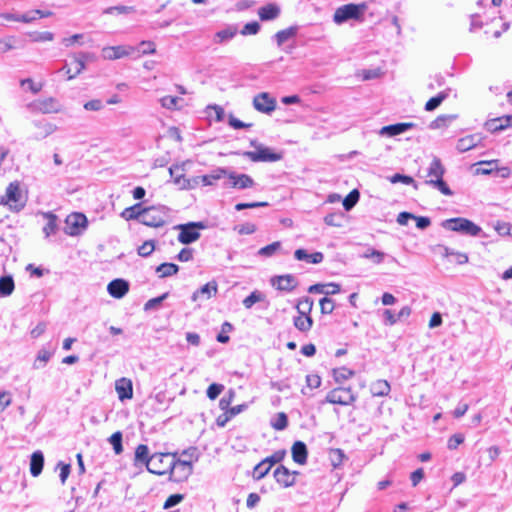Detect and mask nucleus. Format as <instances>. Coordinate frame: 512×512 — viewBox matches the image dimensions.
Returning a JSON list of instances; mask_svg holds the SVG:
<instances>
[{"label": "nucleus", "instance_id": "2", "mask_svg": "<svg viewBox=\"0 0 512 512\" xmlns=\"http://www.w3.org/2000/svg\"><path fill=\"white\" fill-rule=\"evenodd\" d=\"M170 209L164 205L150 206L142 209L140 222L149 227H161L169 217Z\"/></svg>", "mask_w": 512, "mask_h": 512}, {"label": "nucleus", "instance_id": "31", "mask_svg": "<svg viewBox=\"0 0 512 512\" xmlns=\"http://www.w3.org/2000/svg\"><path fill=\"white\" fill-rule=\"evenodd\" d=\"M391 390L390 384L386 380H377L371 384L370 391L375 397L387 396Z\"/></svg>", "mask_w": 512, "mask_h": 512}, {"label": "nucleus", "instance_id": "13", "mask_svg": "<svg viewBox=\"0 0 512 512\" xmlns=\"http://www.w3.org/2000/svg\"><path fill=\"white\" fill-rule=\"evenodd\" d=\"M65 233L70 236L79 235L86 228L87 218L82 213H72L67 216Z\"/></svg>", "mask_w": 512, "mask_h": 512}, {"label": "nucleus", "instance_id": "38", "mask_svg": "<svg viewBox=\"0 0 512 512\" xmlns=\"http://www.w3.org/2000/svg\"><path fill=\"white\" fill-rule=\"evenodd\" d=\"M14 290V280L11 276H2L0 278V294L9 296Z\"/></svg>", "mask_w": 512, "mask_h": 512}, {"label": "nucleus", "instance_id": "28", "mask_svg": "<svg viewBox=\"0 0 512 512\" xmlns=\"http://www.w3.org/2000/svg\"><path fill=\"white\" fill-rule=\"evenodd\" d=\"M44 466V455L41 451H35L30 459V473L32 476L37 477L41 474Z\"/></svg>", "mask_w": 512, "mask_h": 512}, {"label": "nucleus", "instance_id": "48", "mask_svg": "<svg viewBox=\"0 0 512 512\" xmlns=\"http://www.w3.org/2000/svg\"><path fill=\"white\" fill-rule=\"evenodd\" d=\"M455 118H456L455 115H440L434 121L431 122L430 127L432 129H439V128L446 127Z\"/></svg>", "mask_w": 512, "mask_h": 512}, {"label": "nucleus", "instance_id": "40", "mask_svg": "<svg viewBox=\"0 0 512 512\" xmlns=\"http://www.w3.org/2000/svg\"><path fill=\"white\" fill-rule=\"evenodd\" d=\"M354 375V371L346 367H340L333 370V378L335 382L342 383Z\"/></svg>", "mask_w": 512, "mask_h": 512}, {"label": "nucleus", "instance_id": "50", "mask_svg": "<svg viewBox=\"0 0 512 512\" xmlns=\"http://www.w3.org/2000/svg\"><path fill=\"white\" fill-rule=\"evenodd\" d=\"M17 39L14 36H8L5 38H0V52L6 53L10 50L16 49Z\"/></svg>", "mask_w": 512, "mask_h": 512}, {"label": "nucleus", "instance_id": "20", "mask_svg": "<svg viewBox=\"0 0 512 512\" xmlns=\"http://www.w3.org/2000/svg\"><path fill=\"white\" fill-rule=\"evenodd\" d=\"M107 291L112 297L120 299L128 293L129 283L124 279H114L108 284Z\"/></svg>", "mask_w": 512, "mask_h": 512}, {"label": "nucleus", "instance_id": "1", "mask_svg": "<svg viewBox=\"0 0 512 512\" xmlns=\"http://www.w3.org/2000/svg\"><path fill=\"white\" fill-rule=\"evenodd\" d=\"M444 171L445 170L441 164L440 159L435 157L429 165L427 172V177L429 179L426 180L425 183L438 189L442 194L446 196H451L453 192L448 187V185L443 181Z\"/></svg>", "mask_w": 512, "mask_h": 512}, {"label": "nucleus", "instance_id": "51", "mask_svg": "<svg viewBox=\"0 0 512 512\" xmlns=\"http://www.w3.org/2000/svg\"><path fill=\"white\" fill-rule=\"evenodd\" d=\"M281 247V243L279 241L273 242L265 247H262L258 251V255L263 257H271L273 256Z\"/></svg>", "mask_w": 512, "mask_h": 512}, {"label": "nucleus", "instance_id": "11", "mask_svg": "<svg viewBox=\"0 0 512 512\" xmlns=\"http://www.w3.org/2000/svg\"><path fill=\"white\" fill-rule=\"evenodd\" d=\"M30 107L32 111L42 114H56L62 111L61 103L54 97L35 100Z\"/></svg>", "mask_w": 512, "mask_h": 512}, {"label": "nucleus", "instance_id": "56", "mask_svg": "<svg viewBox=\"0 0 512 512\" xmlns=\"http://www.w3.org/2000/svg\"><path fill=\"white\" fill-rule=\"evenodd\" d=\"M169 293L166 292L158 297H155V298H152L150 300H148L145 305H144V310L145 311H149V310H152V309H157L161 303L167 299Z\"/></svg>", "mask_w": 512, "mask_h": 512}, {"label": "nucleus", "instance_id": "12", "mask_svg": "<svg viewBox=\"0 0 512 512\" xmlns=\"http://www.w3.org/2000/svg\"><path fill=\"white\" fill-rule=\"evenodd\" d=\"M136 48L130 45L106 46L101 50V56L105 60H117L131 56Z\"/></svg>", "mask_w": 512, "mask_h": 512}, {"label": "nucleus", "instance_id": "43", "mask_svg": "<svg viewBox=\"0 0 512 512\" xmlns=\"http://www.w3.org/2000/svg\"><path fill=\"white\" fill-rule=\"evenodd\" d=\"M313 300L309 297H304L302 299H300L296 305V309L298 311L299 314H302V315H309L310 316V313L312 311V308H313Z\"/></svg>", "mask_w": 512, "mask_h": 512}, {"label": "nucleus", "instance_id": "61", "mask_svg": "<svg viewBox=\"0 0 512 512\" xmlns=\"http://www.w3.org/2000/svg\"><path fill=\"white\" fill-rule=\"evenodd\" d=\"M223 389L224 386L222 384L213 383L207 389V397L211 400H215Z\"/></svg>", "mask_w": 512, "mask_h": 512}, {"label": "nucleus", "instance_id": "35", "mask_svg": "<svg viewBox=\"0 0 512 512\" xmlns=\"http://www.w3.org/2000/svg\"><path fill=\"white\" fill-rule=\"evenodd\" d=\"M313 320L309 315H302L294 318V326L301 332H307L312 328Z\"/></svg>", "mask_w": 512, "mask_h": 512}, {"label": "nucleus", "instance_id": "8", "mask_svg": "<svg viewBox=\"0 0 512 512\" xmlns=\"http://www.w3.org/2000/svg\"><path fill=\"white\" fill-rule=\"evenodd\" d=\"M172 458L168 453L152 454V459L149 465H147V471L155 475L170 473Z\"/></svg>", "mask_w": 512, "mask_h": 512}, {"label": "nucleus", "instance_id": "45", "mask_svg": "<svg viewBox=\"0 0 512 512\" xmlns=\"http://www.w3.org/2000/svg\"><path fill=\"white\" fill-rule=\"evenodd\" d=\"M270 470L271 467L267 463H265L264 460H262L254 467L253 478L255 480H260L264 478L269 473Z\"/></svg>", "mask_w": 512, "mask_h": 512}, {"label": "nucleus", "instance_id": "59", "mask_svg": "<svg viewBox=\"0 0 512 512\" xmlns=\"http://www.w3.org/2000/svg\"><path fill=\"white\" fill-rule=\"evenodd\" d=\"M285 455V450H278L263 460L272 468L273 465L280 463L284 459Z\"/></svg>", "mask_w": 512, "mask_h": 512}, {"label": "nucleus", "instance_id": "44", "mask_svg": "<svg viewBox=\"0 0 512 512\" xmlns=\"http://www.w3.org/2000/svg\"><path fill=\"white\" fill-rule=\"evenodd\" d=\"M448 94L446 92H440L435 97L430 98L425 104L426 111H433L438 108L441 103L447 98Z\"/></svg>", "mask_w": 512, "mask_h": 512}, {"label": "nucleus", "instance_id": "41", "mask_svg": "<svg viewBox=\"0 0 512 512\" xmlns=\"http://www.w3.org/2000/svg\"><path fill=\"white\" fill-rule=\"evenodd\" d=\"M361 257L365 258V259H371L375 264H380L383 262V260L385 258V253L369 247L361 255Z\"/></svg>", "mask_w": 512, "mask_h": 512}, {"label": "nucleus", "instance_id": "23", "mask_svg": "<svg viewBox=\"0 0 512 512\" xmlns=\"http://www.w3.org/2000/svg\"><path fill=\"white\" fill-rule=\"evenodd\" d=\"M228 176V169L218 167L214 170H212L209 174L202 175L199 177L201 183L204 186H211L214 185L216 181L227 177Z\"/></svg>", "mask_w": 512, "mask_h": 512}, {"label": "nucleus", "instance_id": "4", "mask_svg": "<svg viewBox=\"0 0 512 512\" xmlns=\"http://www.w3.org/2000/svg\"><path fill=\"white\" fill-rule=\"evenodd\" d=\"M441 226L444 229L470 236H477L482 230L480 226L471 220L462 217L446 219L441 223Z\"/></svg>", "mask_w": 512, "mask_h": 512}, {"label": "nucleus", "instance_id": "33", "mask_svg": "<svg viewBox=\"0 0 512 512\" xmlns=\"http://www.w3.org/2000/svg\"><path fill=\"white\" fill-rule=\"evenodd\" d=\"M142 209L143 208H141V204L137 203L133 206L125 208L121 212L120 216L127 221H130V220H139L140 221L141 215H142Z\"/></svg>", "mask_w": 512, "mask_h": 512}, {"label": "nucleus", "instance_id": "26", "mask_svg": "<svg viewBox=\"0 0 512 512\" xmlns=\"http://www.w3.org/2000/svg\"><path fill=\"white\" fill-rule=\"evenodd\" d=\"M294 257L298 261H307L312 264H319L324 259V255L322 252H314L312 254H309L305 249H297L294 252Z\"/></svg>", "mask_w": 512, "mask_h": 512}, {"label": "nucleus", "instance_id": "47", "mask_svg": "<svg viewBox=\"0 0 512 512\" xmlns=\"http://www.w3.org/2000/svg\"><path fill=\"white\" fill-rule=\"evenodd\" d=\"M359 192L355 189L352 190L344 199H343V207L346 211H350L359 200Z\"/></svg>", "mask_w": 512, "mask_h": 512}, {"label": "nucleus", "instance_id": "57", "mask_svg": "<svg viewBox=\"0 0 512 512\" xmlns=\"http://www.w3.org/2000/svg\"><path fill=\"white\" fill-rule=\"evenodd\" d=\"M263 294L259 291H253L249 296L243 300L245 308L250 309L255 303L263 300Z\"/></svg>", "mask_w": 512, "mask_h": 512}, {"label": "nucleus", "instance_id": "5", "mask_svg": "<svg viewBox=\"0 0 512 512\" xmlns=\"http://www.w3.org/2000/svg\"><path fill=\"white\" fill-rule=\"evenodd\" d=\"M357 400V394L350 387L339 386L329 391L324 399L325 403L350 406Z\"/></svg>", "mask_w": 512, "mask_h": 512}, {"label": "nucleus", "instance_id": "55", "mask_svg": "<svg viewBox=\"0 0 512 512\" xmlns=\"http://www.w3.org/2000/svg\"><path fill=\"white\" fill-rule=\"evenodd\" d=\"M109 442L113 446L116 454H120L123 451L122 433L120 431L113 433L109 438Z\"/></svg>", "mask_w": 512, "mask_h": 512}, {"label": "nucleus", "instance_id": "58", "mask_svg": "<svg viewBox=\"0 0 512 512\" xmlns=\"http://www.w3.org/2000/svg\"><path fill=\"white\" fill-rule=\"evenodd\" d=\"M136 51L139 52L140 55L154 54L156 52V45L152 41H142L139 47L136 48Z\"/></svg>", "mask_w": 512, "mask_h": 512}, {"label": "nucleus", "instance_id": "62", "mask_svg": "<svg viewBox=\"0 0 512 512\" xmlns=\"http://www.w3.org/2000/svg\"><path fill=\"white\" fill-rule=\"evenodd\" d=\"M179 100L180 99L176 96H164L160 99V103L162 107L166 109H174L177 106Z\"/></svg>", "mask_w": 512, "mask_h": 512}, {"label": "nucleus", "instance_id": "52", "mask_svg": "<svg viewBox=\"0 0 512 512\" xmlns=\"http://www.w3.org/2000/svg\"><path fill=\"white\" fill-rule=\"evenodd\" d=\"M494 229L500 236L512 237V225L508 222L497 221L494 225Z\"/></svg>", "mask_w": 512, "mask_h": 512}, {"label": "nucleus", "instance_id": "49", "mask_svg": "<svg viewBox=\"0 0 512 512\" xmlns=\"http://www.w3.org/2000/svg\"><path fill=\"white\" fill-rule=\"evenodd\" d=\"M344 214L339 213H330L324 217V222L328 226L332 227H341L342 226V220H343Z\"/></svg>", "mask_w": 512, "mask_h": 512}, {"label": "nucleus", "instance_id": "9", "mask_svg": "<svg viewBox=\"0 0 512 512\" xmlns=\"http://www.w3.org/2000/svg\"><path fill=\"white\" fill-rule=\"evenodd\" d=\"M1 203L9 205L15 211H20L24 207V203L21 202V191L18 182H11L8 185L5 195L1 198Z\"/></svg>", "mask_w": 512, "mask_h": 512}, {"label": "nucleus", "instance_id": "32", "mask_svg": "<svg viewBox=\"0 0 512 512\" xmlns=\"http://www.w3.org/2000/svg\"><path fill=\"white\" fill-rule=\"evenodd\" d=\"M488 130L492 132L501 131L512 125V116L497 118L489 121L487 124Z\"/></svg>", "mask_w": 512, "mask_h": 512}, {"label": "nucleus", "instance_id": "25", "mask_svg": "<svg viewBox=\"0 0 512 512\" xmlns=\"http://www.w3.org/2000/svg\"><path fill=\"white\" fill-rule=\"evenodd\" d=\"M291 452L294 462L300 465L306 463L308 451L306 444L304 442L296 441L291 448Z\"/></svg>", "mask_w": 512, "mask_h": 512}, {"label": "nucleus", "instance_id": "64", "mask_svg": "<svg viewBox=\"0 0 512 512\" xmlns=\"http://www.w3.org/2000/svg\"><path fill=\"white\" fill-rule=\"evenodd\" d=\"M183 499H184V495H182V494H172L166 499L163 507H164V509L172 508V507L178 505L180 502H182Z\"/></svg>", "mask_w": 512, "mask_h": 512}, {"label": "nucleus", "instance_id": "15", "mask_svg": "<svg viewBox=\"0 0 512 512\" xmlns=\"http://www.w3.org/2000/svg\"><path fill=\"white\" fill-rule=\"evenodd\" d=\"M253 107L265 114H270L276 109V99L267 92H261L253 98Z\"/></svg>", "mask_w": 512, "mask_h": 512}, {"label": "nucleus", "instance_id": "46", "mask_svg": "<svg viewBox=\"0 0 512 512\" xmlns=\"http://www.w3.org/2000/svg\"><path fill=\"white\" fill-rule=\"evenodd\" d=\"M71 58L72 75L70 77H67L68 80L76 78L86 69L85 64H83V62L79 60L77 57H75L73 54L71 55Z\"/></svg>", "mask_w": 512, "mask_h": 512}, {"label": "nucleus", "instance_id": "22", "mask_svg": "<svg viewBox=\"0 0 512 512\" xmlns=\"http://www.w3.org/2000/svg\"><path fill=\"white\" fill-rule=\"evenodd\" d=\"M273 286H276L278 290L281 291H292L297 286V281L293 275H281L276 276L272 279Z\"/></svg>", "mask_w": 512, "mask_h": 512}, {"label": "nucleus", "instance_id": "30", "mask_svg": "<svg viewBox=\"0 0 512 512\" xmlns=\"http://www.w3.org/2000/svg\"><path fill=\"white\" fill-rule=\"evenodd\" d=\"M280 14V8L276 4H268L259 8L258 15L262 21L273 20Z\"/></svg>", "mask_w": 512, "mask_h": 512}, {"label": "nucleus", "instance_id": "54", "mask_svg": "<svg viewBox=\"0 0 512 512\" xmlns=\"http://www.w3.org/2000/svg\"><path fill=\"white\" fill-rule=\"evenodd\" d=\"M29 36L33 42H48L54 39V34L49 31L32 32Z\"/></svg>", "mask_w": 512, "mask_h": 512}, {"label": "nucleus", "instance_id": "63", "mask_svg": "<svg viewBox=\"0 0 512 512\" xmlns=\"http://www.w3.org/2000/svg\"><path fill=\"white\" fill-rule=\"evenodd\" d=\"M259 29H260V25L258 22H256V21L249 22V23L245 24L244 27L242 28L241 34L242 35H255L258 33Z\"/></svg>", "mask_w": 512, "mask_h": 512}, {"label": "nucleus", "instance_id": "60", "mask_svg": "<svg viewBox=\"0 0 512 512\" xmlns=\"http://www.w3.org/2000/svg\"><path fill=\"white\" fill-rule=\"evenodd\" d=\"M319 304L323 314H331L335 308L334 301L328 297L322 298Z\"/></svg>", "mask_w": 512, "mask_h": 512}, {"label": "nucleus", "instance_id": "3", "mask_svg": "<svg viewBox=\"0 0 512 512\" xmlns=\"http://www.w3.org/2000/svg\"><path fill=\"white\" fill-rule=\"evenodd\" d=\"M250 145L255 148V151H245L242 153V156L250 159L252 162H277L283 158L281 152H274L256 140H251Z\"/></svg>", "mask_w": 512, "mask_h": 512}, {"label": "nucleus", "instance_id": "21", "mask_svg": "<svg viewBox=\"0 0 512 512\" xmlns=\"http://www.w3.org/2000/svg\"><path fill=\"white\" fill-rule=\"evenodd\" d=\"M115 390L118 398L121 401L131 399L133 397L132 381L128 378L122 377L115 382Z\"/></svg>", "mask_w": 512, "mask_h": 512}, {"label": "nucleus", "instance_id": "53", "mask_svg": "<svg viewBox=\"0 0 512 512\" xmlns=\"http://www.w3.org/2000/svg\"><path fill=\"white\" fill-rule=\"evenodd\" d=\"M154 250L155 242L153 240H147L138 247L137 253L141 257H148L153 253Z\"/></svg>", "mask_w": 512, "mask_h": 512}, {"label": "nucleus", "instance_id": "36", "mask_svg": "<svg viewBox=\"0 0 512 512\" xmlns=\"http://www.w3.org/2000/svg\"><path fill=\"white\" fill-rule=\"evenodd\" d=\"M236 33H237L236 28L229 26L223 30L218 31L215 34L214 42L219 43V44L227 42V41L231 40L236 35Z\"/></svg>", "mask_w": 512, "mask_h": 512}, {"label": "nucleus", "instance_id": "39", "mask_svg": "<svg viewBox=\"0 0 512 512\" xmlns=\"http://www.w3.org/2000/svg\"><path fill=\"white\" fill-rule=\"evenodd\" d=\"M52 356V353L46 349H41L38 351V354L36 356V359L33 363V368L34 369H40V368H43L46 363L50 360Z\"/></svg>", "mask_w": 512, "mask_h": 512}, {"label": "nucleus", "instance_id": "10", "mask_svg": "<svg viewBox=\"0 0 512 512\" xmlns=\"http://www.w3.org/2000/svg\"><path fill=\"white\" fill-rule=\"evenodd\" d=\"M193 473V465L191 461L188 460H174L172 458L171 468H170V478L174 481L180 482L188 479V477Z\"/></svg>", "mask_w": 512, "mask_h": 512}, {"label": "nucleus", "instance_id": "37", "mask_svg": "<svg viewBox=\"0 0 512 512\" xmlns=\"http://www.w3.org/2000/svg\"><path fill=\"white\" fill-rule=\"evenodd\" d=\"M297 33L296 27H289L284 30H280L275 34V39L278 46H282L286 41L293 38Z\"/></svg>", "mask_w": 512, "mask_h": 512}, {"label": "nucleus", "instance_id": "16", "mask_svg": "<svg viewBox=\"0 0 512 512\" xmlns=\"http://www.w3.org/2000/svg\"><path fill=\"white\" fill-rule=\"evenodd\" d=\"M227 178L230 181V187L235 189H247L252 188L255 182L252 177L244 173H236L228 170Z\"/></svg>", "mask_w": 512, "mask_h": 512}, {"label": "nucleus", "instance_id": "29", "mask_svg": "<svg viewBox=\"0 0 512 512\" xmlns=\"http://www.w3.org/2000/svg\"><path fill=\"white\" fill-rule=\"evenodd\" d=\"M41 215L47 220L46 225L43 227L45 237L55 234L58 230V217L52 212H41Z\"/></svg>", "mask_w": 512, "mask_h": 512}, {"label": "nucleus", "instance_id": "7", "mask_svg": "<svg viewBox=\"0 0 512 512\" xmlns=\"http://www.w3.org/2000/svg\"><path fill=\"white\" fill-rule=\"evenodd\" d=\"M175 229L179 230L180 233L177 237L178 241L182 244H191L200 238L198 230L205 229L203 222H189L186 224H179L175 226Z\"/></svg>", "mask_w": 512, "mask_h": 512}, {"label": "nucleus", "instance_id": "27", "mask_svg": "<svg viewBox=\"0 0 512 512\" xmlns=\"http://www.w3.org/2000/svg\"><path fill=\"white\" fill-rule=\"evenodd\" d=\"M33 125L38 129L35 136L38 140L48 137L57 130V126L55 124L47 121H34Z\"/></svg>", "mask_w": 512, "mask_h": 512}, {"label": "nucleus", "instance_id": "34", "mask_svg": "<svg viewBox=\"0 0 512 512\" xmlns=\"http://www.w3.org/2000/svg\"><path fill=\"white\" fill-rule=\"evenodd\" d=\"M179 266L174 263H162L156 267V273L159 278H166L177 274Z\"/></svg>", "mask_w": 512, "mask_h": 512}, {"label": "nucleus", "instance_id": "42", "mask_svg": "<svg viewBox=\"0 0 512 512\" xmlns=\"http://www.w3.org/2000/svg\"><path fill=\"white\" fill-rule=\"evenodd\" d=\"M271 426L277 430H284L288 426V417L284 412H279L271 420Z\"/></svg>", "mask_w": 512, "mask_h": 512}, {"label": "nucleus", "instance_id": "6", "mask_svg": "<svg viewBox=\"0 0 512 512\" xmlns=\"http://www.w3.org/2000/svg\"><path fill=\"white\" fill-rule=\"evenodd\" d=\"M365 9V4H345L336 9L333 21L336 24H342L351 19L360 20Z\"/></svg>", "mask_w": 512, "mask_h": 512}, {"label": "nucleus", "instance_id": "17", "mask_svg": "<svg viewBox=\"0 0 512 512\" xmlns=\"http://www.w3.org/2000/svg\"><path fill=\"white\" fill-rule=\"evenodd\" d=\"M298 472H291L287 467L280 465L274 470L273 476L278 484L287 488L295 484V475Z\"/></svg>", "mask_w": 512, "mask_h": 512}, {"label": "nucleus", "instance_id": "14", "mask_svg": "<svg viewBox=\"0 0 512 512\" xmlns=\"http://www.w3.org/2000/svg\"><path fill=\"white\" fill-rule=\"evenodd\" d=\"M152 459V454H150L149 447L145 444H139L135 448L134 458H133V466L137 470L136 474H139L143 471V467L147 469V465H149Z\"/></svg>", "mask_w": 512, "mask_h": 512}, {"label": "nucleus", "instance_id": "24", "mask_svg": "<svg viewBox=\"0 0 512 512\" xmlns=\"http://www.w3.org/2000/svg\"><path fill=\"white\" fill-rule=\"evenodd\" d=\"M481 141V137L477 134L474 135H467L465 137L460 138L457 141L456 149L463 153L466 151H469L473 149L474 147L478 146V144Z\"/></svg>", "mask_w": 512, "mask_h": 512}, {"label": "nucleus", "instance_id": "18", "mask_svg": "<svg viewBox=\"0 0 512 512\" xmlns=\"http://www.w3.org/2000/svg\"><path fill=\"white\" fill-rule=\"evenodd\" d=\"M218 291V285L217 282L212 280L205 285H203L201 288L196 290L192 294V301L194 302H203L211 299L213 296L217 294Z\"/></svg>", "mask_w": 512, "mask_h": 512}, {"label": "nucleus", "instance_id": "19", "mask_svg": "<svg viewBox=\"0 0 512 512\" xmlns=\"http://www.w3.org/2000/svg\"><path fill=\"white\" fill-rule=\"evenodd\" d=\"M415 126L416 124L412 122L391 124L383 126L380 129L379 134L381 136L394 137L402 133H405L406 131L414 128Z\"/></svg>", "mask_w": 512, "mask_h": 512}]
</instances>
